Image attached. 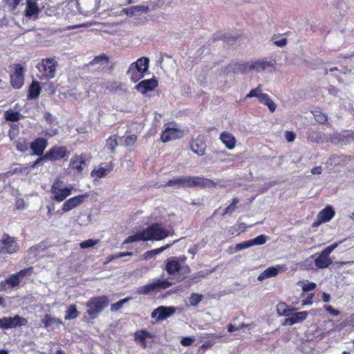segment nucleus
I'll return each mask as SVG.
<instances>
[{
    "label": "nucleus",
    "instance_id": "obj_24",
    "mask_svg": "<svg viewBox=\"0 0 354 354\" xmlns=\"http://www.w3.org/2000/svg\"><path fill=\"white\" fill-rule=\"evenodd\" d=\"M308 315V313L307 311L293 313L290 317L288 316V317L284 320L283 325L292 326L297 323L302 322L307 318Z\"/></svg>",
    "mask_w": 354,
    "mask_h": 354
},
{
    "label": "nucleus",
    "instance_id": "obj_43",
    "mask_svg": "<svg viewBox=\"0 0 354 354\" xmlns=\"http://www.w3.org/2000/svg\"><path fill=\"white\" fill-rule=\"evenodd\" d=\"M109 58L105 54H101L99 56H96L94 59L89 62V65H94L95 64H108Z\"/></svg>",
    "mask_w": 354,
    "mask_h": 354
},
{
    "label": "nucleus",
    "instance_id": "obj_21",
    "mask_svg": "<svg viewBox=\"0 0 354 354\" xmlns=\"http://www.w3.org/2000/svg\"><path fill=\"white\" fill-rule=\"evenodd\" d=\"M86 165L85 156L84 154L74 155L70 160L69 168L77 174L82 172Z\"/></svg>",
    "mask_w": 354,
    "mask_h": 354
},
{
    "label": "nucleus",
    "instance_id": "obj_26",
    "mask_svg": "<svg viewBox=\"0 0 354 354\" xmlns=\"http://www.w3.org/2000/svg\"><path fill=\"white\" fill-rule=\"evenodd\" d=\"M41 324H43L44 327L46 328H48L53 325L56 326L57 327L59 326L60 325H63L64 323L62 320L59 318H57L55 317H52L49 314L44 315L42 320Z\"/></svg>",
    "mask_w": 354,
    "mask_h": 354
},
{
    "label": "nucleus",
    "instance_id": "obj_37",
    "mask_svg": "<svg viewBox=\"0 0 354 354\" xmlns=\"http://www.w3.org/2000/svg\"><path fill=\"white\" fill-rule=\"evenodd\" d=\"M222 337H223L222 335L212 334V333H205V334H204V337H207V338L210 337L211 339L205 341L201 345V349H207V348H211L215 344L214 339H216V338Z\"/></svg>",
    "mask_w": 354,
    "mask_h": 354
},
{
    "label": "nucleus",
    "instance_id": "obj_19",
    "mask_svg": "<svg viewBox=\"0 0 354 354\" xmlns=\"http://www.w3.org/2000/svg\"><path fill=\"white\" fill-rule=\"evenodd\" d=\"M335 211L331 206H326L321 210L317 216L316 221L313 223V226H317L322 223L330 221L335 216Z\"/></svg>",
    "mask_w": 354,
    "mask_h": 354
},
{
    "label": "nucleus",
    "instance_id": "obj_33",
    "mask_svg": "<svg viewBox=\"0 0 354 354\" xmlns=\"http://www.w3.org/2000/svg\"><path fill=\"white\" fill-rule=\"evenodd\" d=\"M237 38V36H232L230 33H222L221 32H218L214 35L213 39L214 41L223 40L227 44H232Z\"/></svg>",
    "mask_w": 354,
    "mask_h": 354
},
{
    "label": "nucleus",
    "instance_id": "obj_9",
    "mask_svg": "<svg viewBox=\"0 0 354 354\" xmlns=\"http://www.w3.org/2000/svg\"><path fill=\"white\" fill-rule=\"evenodd\" d=\"M19 250V245L17 239L8 234H3L2 239H0V254H12Z\"/></svg>",
    "mask_w": 354,
    "mask_h": 354
},
{
    "label": "nucleus",
    "instance_id": "obj_52",
    "mask_svg": "<svg viewBox=\"0 0 354 354\" xmlns=\"http://www.w3.org/2000/svg\"><path fill=\"white\" fill-rule=\"evenodd\" d=\"M129 299V298H124V299H120L118 301L113 304L111 305V310L112 311H117V310H118L119 309H120L122 308V305L125 302H127Z\"/></svg>",
    "mask_w": 354,
    "mask_h": 354
},
{
    "label": "nucleus",
    "instance_id": "obj_31",
    "mask_svg": "<svg viewBox=\"0 0 354 354\" xmlns=\"http://www.w3.org/2000/svg\"><path fill=\"white\" fill-rule=\"evenodd\" d=\"M39 12V9L37 3L34 1L27 0L25 15L27 17L30 18L32 16L37 15Z\"/></svg>",
    "mask_w": 354,
    "mask_h": 354
},
{
    "label": "nucleus",
    "instance_id": "obj_1",
    "mask_svg": "<svg viewBox=\"0 0 354 354\" xmlns=\"http://www.w3.org/2000/svg\"><path fill=\"white\" fill-rule=\"evenodd\" d=\"M169 231L162 227V224L154 223L145 229L127 237L123 244H128L137 241H161L169 236Z\"/></svg>",
    "mask_w": 354,
    "mask_h": 354
},
{
    "label": "nucleus",
    "instance_id": "obj_10",
    "mask_svg": "<svg viewBox=\"0 0 354 354\" xmlns=\"http://www.w3.org/2000/svg\"><path fill=\"white\" fill-rule=\"evenodd\" d=\"M174 283L168 279H157L152 283L141 286L138 292L140 295H147L154 291H160L171 287Z\"/></svg>",
    "mask_w": 354,
    "mask_h": 354
},
{
    "label": "nucleus",
    "instance_id": "obj_60",
    "mask_svg": "<svg viewBox=\"0 0 354 354\" xmlns=\"http://www.w3.org/2000/svg\"><path fill=\"white\" fill-rule=\"evenodd\" d=\"M325 309L328 313L334 316H338L340 313L338 310L333 308L331 306H326Z\"/></svg>",
    "mask_w": 354,
    "mask_h": 354
},
{
    "label": "nucleus",
    "instance_id": "obj_8",
    "mask_svg": "<svg viewBox=\"0 0 354 354\" xmlns=\"http://www.w3.org/2000/svg\"><path fill=\"white\" fill-rule=\"evenodd\" d=\"M36 67L41 73V76L39 77L41 80H50L55 76L57 62L53 58H46L38 63Z\"/></svg>",
    "mask_w": 354,
    "mask_h": 354
},
{
    "label": "nucleus",
    "instance_id": "obj_56",
    "mask_svg": "<svg viewBox=\"0 0 354 354\" xmlns=\"http://www.w3.org/2000/svg\"><path fill=\"white\" fill-rule=\"evenodd\" d=\"M137 140V136L134 134L128 136L124 139V143L127 146L133 145Z\"/></svg>",
    "mask_w": 354,
    "mask_h": 354
},
{
    "label": "nucleus",
    "instance_id": "obj_29",
    "mask_svg": "<svg viewBox=\"0 0 354 354\" xmlns=\"http://www.w3.org/2000/svg\"><path fill=\"white\" fill-rule=\"evenodd\" d=\"M178 241V240H175L172 243L166 244L159 248L153 249V250L146 252L145 253L143 254V256H142L143 259H145V260L149 259L153 257V256L162 252L163 251L168 249L169 248H170L171 245H173L175 243H176Z\"/></svg>",
    "mask_w": 354,
    "mask_h": 354
},
{
    "label": "nucleus",
    "instance_id": "obj_2",
    "mask_svg": "<svg viewBox=\"0 0 354 354\" xmlns=\"http://www.w3.org/2000/svg\"><path fill=\"white\" fill-rule=\"evenodd\" d=\"M217 183L213 180L205 178L203 176H180L176 178L169 180L165 185L167 187L178 186L183 188H213Z\"/></svg>",
    "mask_w": 354,
    "mask_h": 354
},
{
    "label": "nucleus",
    "instance_id": "obj_54",
    "mask_svg": "<svg viewBox=\"0 0 354 354\" xmlns=\"http://www.w3.org/2000/svg\"><path fill=\"white\" fill-rule=\"evenodd\" d=\"M195 340L194 337H183L180 340V344L184 346H191Z\"/></svg>",
    "mask_w": 354,
    "mask_h": 354
},
{
    "label": "nucleus",
    "instance_id": "obj_47",
    "mask_svg": "<svg viewBox=\"0 0 354 354\" xmlns=\"http://www.w3.org/2000/svg\"><path fill=\"white\" fill-rule=\"evenodd\" d=\"M100 242L99 239H87L84 241H82L80 243V247L82 249L88 248H91L97 244H98Z\"/></svg>",
    "mask_w": 354,
    "mask_h": 354
},
{
    "label": "nucleus",
    "instance_id": "obj_36",
    "mask_svg": "<svg viewBox=\"0 0 354 354\" xmlns=\"http://www.w3.org/2000/svg\"><path fill=\"white\" fill-rule=\"evenodd\" d=\"M295 308H290L289 306L284 302H279L277 305V312L279 316L288 317Z\"/></svg>",
    "mask_w": 354,
    "mask_h": 354
},
{
    "label": "nucleus",
    "instance_id": "obj_51",
    "mask_svg": "<svg viewBox=\"0 0 354 354\" xmlns=\"http://www.w3.org/2000/svg\"><path fill=\"white\" fill-rule=\"evenodd\" d=\"M261 91V86L259 85L256 88L252 89L249 93H248L245 96V99L252 98L256 97L259 99V96L260 95L259 92Z\"/></svg>",
    "mask_w": 354,
    "mask_h": 354
},
{
    "label": "nucleus",
    "instance_id": "obj_34",
    "mask_svg": "<svg viewBox=\"0 0 354 354\" xmlns=\"http://www.w3.org/2000/svg\"><path fill=\"white\" fill-rule=\"evenodd\" d=\"M279 269L275 267H269L267 269H266L263 272H262L259 276H258V280L259 281H263L266 279L275 277L279 273Z\"/></svg>",
    "mask_w": 354,
    "mask_h": 354
},
{
    "label": "nucleus",
    "instance_id": "obj_38",
    "mask_svg": "<svg viewBox=\"0 0 354 354\" xmlns=\"http://www.w3.org/2000/svg\"><path fill=\"white\" fill-rule=\"evenodd\" d=\"M79 316V312L77 309L76 305L71 304L68 307V309L65 312V319H74Z\"/></svg>",
    "mask_w": 354,
    "mask_h": 354
},
{
    "label": "nucleus",
    "instance_id": "obj_7",
    "mask_svg": "<svg viewBox=\"0 0 354 354\" xmlns=\"http://www.w3.org/2000/svg\"><path fill=\"white\" fill-rule=\"evenodd\" d=\"M343 241L335 242L325 248L320 253H316L313 255L315 261V268L317 269H325L332 264V260L330 258V253L342 243Z\"/></svg>",
    "mask_w": 354,
    "mask_h": 354
},
{
    "label": "nucleus",
    "instance_id": "obj_50",
    "mask_svg": "<svg viewBox=\"0 0 354 354\" xmlns=\"http://www.w3.org/2000/svg\"><path fill=\"white\" fill-rule=\"evenodd\" d=\"M132 255H133V252H120L118 253L109 256L108 259H109V261H113L114 259L122 258L123 257L132 256Z\"/></svg>",
    "mask_w": 354,
    "mask_h": 354
},
{
    "label": "nucleus",
    "instance_id": "obj_28",
    "mask_svg": "<svg viewBox=\"0 0 354 354\" xmlns=\"http://www.w3.org/2000/svg\"><path fill=\"white\" fill-rule=\"evenodd\" d=\"M13 145L17 151L21 153H26L30 148V143L28 139L24 137H19L16 139Z\"/></svg>",
    "mask_w": 354,
    "mask_h": 354
},
{
    "label": "nucleus",
    "instance_id": "obj_40",
    "mask_svg": "<svg viewBox=\"0 0 354 354\" xmlns=\"http://www.w3.org/2000/svg\"><path fill=\"white\" fill-rule=\"evenodd\" d=\"M316 255H311L308 258L306 259L302 262V266L306 270H315L317 269L315 268V257Z\"/></svg>",
    "mask_w": 354,
    "mask_h": 354
},
{
    "label": "nucleus",
    "instance_id": "obj_22",
    "mask_svg": "<svg viewBox=\"0 0 354 354\" xmlns=\"http://www.w3.org/2000/svg\"><path fill=\"white\" fill-rule=\"evenodd\" d=\"M183 135L182 131L176 127H167L162 131L160 140L163 142L180 138Z\"/></svg>",
    "mask_w": 354,
    "mask_h": 354
},
{
    "label": "nucleus",
    "instance_id": "obj_35",
    "mask_svg": "<svg viewBox=\"0 0 354 354\" xmlns=\"http://www.w3.org/2000/svg\"><path fill=\"white\" fill-rule=\"evenodd\" d=\"M149 60L147 57H141L139 58L136 62L132 63L131 64L135 67L138 68L141 73H145L149 68Z\"/></svg>",
    "mask_w": 354,
    "mask_h": 354
},
{
    "label": "nucleus",
    "instance_id": "obj_25",
    "mask_svg": "<svg viewBox=\"0 0 354 354\" xmlns=\"http://www.w3.org/2000/svg\"><path fill=\"white\" fill-rule=\"evenodd\" d=\"M219 138L227 149L232 150L235 147L236 140L232 133L226 131H223Z\"/></svg>",
    "mask_w": 354,
    "mask_h": 354
},
{
    "label": "nucleus",
    "instance_id": "obj_41",
    "mask_svg": "<svg viewBox=\"0 0 354 354\" xmlns=\"http://www.w3.org/2000/svg\"><path fill=\"white\" fill-rule=\"evenodd\" d=\"M21 281L15 273L10 274L8 278L6 279V283L11 288H15L18 286Z\"/></svg>",
    "mask_w": 354,
    "mask_h": 354
},
{
    "label": "nucleus",
    "instance_id": "obj_45",
    "mask_svg": "<svg viewBox=\"0 0 354 354\" xmlns=\"http://www.w3.org/2000/svg\"><path fill=\"white\" fill-rule=\"evenodd\" d=\"M19 113L12 110H8L5 113V118L7 121L17 122L19 120Z\"/></svg>",
    "mask_w": 354,
    "mask_h": 354
},
{
    "label": "nucleus",
    "instance_id": "obj_16",
    "mask_svg": "<svg viewBox=\"0 0 354 354\" xmlns=\"http://www.w3.org/2000/svg\"><path fill=\"white\" fill-rule=\"evenodd\" d=\"M176 311L174 307L160 306L154 309L151 313V318L157 322L162 321L171 317Z\"/></svg>",
    "mask_w": 354,
    "mask_h": 354
},
{
    "label": "nucleus",
    "instance_id": "obj_12",
    "mask_svg": "<svg viewBox=\"0 0 354 354\" xmlns=\"http://www.w3.org/2000/svg\"><path fill=\"white\" fill-rule=\"evenodd\" d=\"M70 155V151L66 146H53L46 153L45 158L47 160L56 162L61 160H67Z\"/></svg>",
    "mask_w": 354,
    "mask_h": 354
},
{
    "label": "nucleus",
    "instance_id": "obj_44",
    "mask_svg": "<svg viewBox=\"0 0 354 354\" xmlns=\"http://www.w3.org/2000/svg\"><path fill=\"white\" fill-rule=\"evenodd\" d=\"M313 115L315 120L319 124H325L328 123V117L324 113L319 111H315L313 113Z\"/></svg>",
    "mask_w": 354,
    "mask_h": 354
},
{
    "label": "nucleus",
    "instance_id": "obj_63",
    "mask_svg": "<svg viewBox=\"0 0 354 354\" xmlns=\"http://www.w3.org/2000/svg\"><path fill=\"white\" fill-rule=\"evenodd\" d=\"M45 249V246L43 243H40L37 245H34L30 248V250L32 252H38L39 250H44Z\"/></svg>",
    "mask_w": 354,
    "mask_h": 354
},
{
    "label": "nucleus",
    "instance_id": "obj_53",
    "mask_svg": "<svg viewBox=\"0 0 354 354\" xmlns=\"http://www.w3.org/2000/svg\"><path fill=\"white\" fill-rule=\"evenodd\" d=\"M252 246L255 245H263L266 242V236L263 234L259 235L256 238L251 239Z\"/></svg>",
    "mask_w": 354,
    "mask_h": 354
},
{
    "label": "nucleus",
    "instance_id": "obj_39",
    "mask_svg": "<svg viewBox=\"0 0 354 354\" xmlns=\"http://www.w3.org/2000/svg\"><path fill=\"white\" fill-rule=\"evenodd\" d=\"M118 135H113V136H111L106 140V146L112 152H113L115 151L116 147L118 145Z\"/></svg>",
    "mask_w": 354,
    "mask_h": 354
},
{
    "label": "nucleus",
    "instance_id": "obj_57",
    "mask_svg": "<svg viewBox=\"0 0 354 354\" xmlns=\"http://www.w3.org/2000/svg\"><path fill=\"white\" fill-rule=\"evenodd\" d=\"M316 286H317V285L315 283L308 282L307 283H305L302 286V290L304 292H308V291L313 290L314 289H315Z\"/></svg>",
    "mask_w": 354,
    "mask_h": 354
},
{
    "label": "nucleus",
    "instance_id": "obj_49",
    "mask_svg": "<svg viewBox=\"0 0 354 354\" xmlns=\"http://www.w3.org/2000/svg\"><path fill=\"white\" fill-rule=\"evenodd\" d=\"M252 246V243L251 242V239L245 241H243L241 243H237L235 247L236 251H241L244 249L250 248Z\"/></svg>",
    "mask_w": 354,
    "mask_h": 354
},
{
    "label": "nucleus",
    "instance_id": "obj_6",
    "mask_svg": "<svg viewBox=\"0 0 354 354\" xmlns=\"http://www.w3.org/2000/svg\"><path fill=\"white\" fill-rule=\"evenodd\" d=\"M49 193L51 201L59 203L72 194V187L64 186L63 181L56 179L51 185Z\"/></svg>",
    "mask_w": 354,
    "mask_h": 354
},
{
    "label": "nucleus",
    "instance_id": "obj_15",
    "mask_svg": "<svg viewBox=\"0 0 354 354\" xmlns=\"http://www.w3.org/2000/svg\"><path fill=\"white\" fill-rule=\"evenodd\" d=\"M191 150L198 156H203L207 148L204 136L198 135L196 138H192L189 142Z\"/></svg>",
    "mask_w": 354,
    "mask_h": 354
},
{
    "label": "nucleus",
    "instance_id": "obj_59",
    "mask_svg": "<svg viewBox=\"0 0 354 354\" xmlns=\"http://www.w3.org/2000/svg\"><path fill=\"white\" fill-rule=\"evenodd\" d=\"M47 160V158H45V154L43 156H40L35 162L32 163L30 165L31 168H35L38 165H39L41 162Z\"/></svg>",
    "mask_w": 354,
    "mask_h": 354
},
{
    "label": "nucleus",
    "instance_id": "obj_58",
    "mask_svg": "<svg viewBox=\"0 0 354 354\" xmlns=\"http://www.w3.org/2000/svg\"><path fill=\"white\" fill-rule=\"evenodd\" d=\"M285 138L287 140L288 142H293L295 140V133L293 131H285Z\"/></svg>",
    "mask_w": 354,
    "mask_h": 354
},
{
    "label": "nucleus",
    "instance_id": "obj_64",
    "mask_svg": "<svg viewBox=\"0 0 354 354\" xmlns=\"http://www.w3.org/2000/svg\"><path fill=\"white\" fill-rule=\"evenodd\" d=\"M274 44L279 47H283L286 45L287 44V39L286 38H282L279 40H277L274 41Z\"/></svg>",
    "mask_w": 354,
    "mask_h": 354
},
{
    "label": "nucleus",
    "instance_id": "obj_55",
    "mask_svg": "<svg viewBox=\"0 0 354 354\" xmlns=\"http://www.w3.org/2000/svg\"><path fill=\"white\" fill-rule=\"evenodd\" d=\"M19 134V129L18 128H12L8 131V137L11 141H15L17 139V136Z\"/></svg>",
    "mask_w": 354,
    "mask_h": 354
},
{
    "label": "nucleus",
    "instance_id": "obj_48",
    "mask_svg": "<svg viewBox=\"0 0 354 354\" xmlns=\"http://www.w3.org/2000/svg\"><path fill=\"white\" fill-rule=\"evenodd\" d=\"M203 299V295L198 293H192L189 297L191 306H197Z\"/></svg>",
    "mask_w": 354,
    "mask_h": 354
},
{
    "label": "nucleus",
    "instance_id": "obj_61",
    "mask_svg": "<svg viewBox=\"0 0 354 354\" xmlns=\"http://www.w3.org/2000/svg\"><path fill=\"white\" fill-rule=\"evenodd\" d=\"M313 297H314V294L313 293H310L309 294L307 297L306 299H304L303 301H302V303L301 304L303 306H306V305H310L313 304Z\"/></svg>",
    "mask_w": 354,
    "mask_h": 354
},
{
    "label": "nucleus",
    "instance_id": "obj_62",
    "mask_svg": "<svg viewBox=\"0 0 354 354\" xmlns=\"http://www.w3.org/2000/svg\"><path fill=\"white\" fill-rule=\"evenodd\" d=\"M22 0H7V4L12 9L16 8Z\"/></svg>",
    "mask_w": 354,
    "mask_h": 354
},
{
    "label": "nucleus",
    "instance_id": "obj_32",
    "mask_svg": "<svg viewBox=\"0 0 354 354\" xmlns=\"http://www.w3.org/2000/svg\"><path fill=\"white\" fill-rule=\"evenodd\" d=\"M259 101L260 103L267 106L271 113L274 112L276 110V104L270 96L266 93H260L259 96Z\"/></svg>",
    "mask_w": 354,
    "mask_h": 354
},
{
    "label": "nucleus",
    "instance_id": "obj_30",
    "mask_svg": "<svg viewBox=\"0 0 354 354\" xmlns=\"http://www.w3.org/2000/svg\"><path fill=\"white\" fill-rule=\"evenodd\" d=\"M127 75L129 76L131 81L135 83L141 80L144 77L145 73H141L138 68L131 64L127 71Z\"/></svg>",
    "mask_w": 354,
    "mask_h": 354
},
{
    "label": "nucleus",
    "instance_id": "obj_17",
    "mask_svg": "<svg viewBox=\"0 0 354 354\" xmlns=\"http://www.w3.org/2000/svg\"><path fill=\"white\" fill-rule=\"evenodd\" d=\"M158 80L153 77L151 79L142 80L135 86V89L145 95L148 92L154 91L158 87Z\"/></svg>",
    "mask_w": 354,
    "mask_h": 354
},
{
    "label": "nucleus",
    "instance_id": "obj_13",
    "mask_svg": "<svg viewBox=\"0 0 354 354\" xmlns=\"http://www.w3.org/2000/svg\"><path fill=\"white\" fill-rule=\"evenodd\" d=\"M89 197L88 193H84L82 194L77 195L71 197L67 200H65L60 210L62 212H68L79 206L82 205Z\"/></svg>",
    "mask_w": 354,
    "mask_h": 354
},
{
    "label": "nucleus",
    "instance_id": "obj_4",
    "mask_svg": "<svg viewBox=\"0 0 354 354\" xmlns=\"http://www.w3.org/2000/svg\"><path fill=\"white\" fill-rule=\"evenodd\" d=\"M164 270L169 276L177 275V281L185 280L189 273L191 269L188 265H182L177 257H170L165 261Z\"/></svg>",
    "mask_w": 354,
    "mask_h": 354
},
{
    "label": "nucleus",
    "instance_id": "obj_42",
    "mask_svg": "<svg viewBox=\"0 0 354 354\" xmlns=\"http://www.w3.org/2000/svg\"><path fill=\"white\" fill-rule=\"evenodd\" d=\"M33 272H34L33 267L30 266V267L26 268L23 270H21L19 272H16L15 274L17 275V277L19 278V279L21 281H22V279L24 277L31 276L33 274Z\"/></svg>",
    "mask_w": 354,
    "mask_h": 354
},
{
    "label": "nucleus",
    "instance_id": "obj_20",
    "mask_svg": "<svg viewBox=\"0 0 354 354\" xmlns=\"http://www.w3.org/2000/svg\"><path fill=\"white\" fill-rule=\"evenodd\" d=\"M114 164L112 162L109 163H101L98 168L93 169L91 172V176L95 178H102L106 174L113 171Z\"/></svg>",
    "mask_w": 354,
    "mask_h": 354
},
{
    "label": "nucleus",
    "instance_id": "obj_5",
    "mask_svg": "<svg viewBox=\"0 0 354 354\" xmlns=\"http://www.w3.org/2000/svg\"><path fill=\"white\" fill-rule=\"evenodd\" d=\"M109 299L106 295L91 297L86 304L88 317L91 319L97 318L98 315L109 306Z\"/></svg>",
    "mask_w": 354,
    "mask_h": 354
},
{
    "label": "nucleus",
    "instance_id": "obj_14",
    "mask_svg": "<svg viewBox=\"0 0 354 354\" xmlns=\"http://www.w3.org/2000/svg\"><path fill=\"white\" fill-rule=\"evenodd\" d=\"M24 68L19 64H15V71L10 74V84L15 89L21 88L24 83Z\"/></svg>",
    "mask_w": 354,
    "mask_h": 354
},
{
    "label": "nucleus",
    "instance_id": "obj_27",
    "mask_svg": "<svg viewBox=\"0 0 354 354\" xmlns=\"http://www.w3.org/2000/svg\"><path fill=\"white\" fill-rule=\"evenodd\" d=\"M41 91L39 83L37 81H32L30 84L28 91L27 97L29 100L37 99Z\"/></svg>",
    "mask_w": 354,
    "mask_h": 354
},
{
    "label": "nucleus",
    "instance_id": "obj_23",
    "mask_svg": "<svg viewBox=\"0 0 354 354\" xmlns=\"http://www.w3.org/2000/svg\"><path fill=\"white\" fill-rule=\"evenodd\" d=\"M133 337L135 342L140 344L142 348H146L147 346L146 339L147 338L152 339L154 335L145 329H140L134 333Z\"/></svg>",
    "mask_w": 354,
    "mask_h": 354
},
{
    "label": "nucleus",
    "instance_id": "obj_18",
    "mask_svg": "<svg viewBox=\"0 0 354 354\" xmlns=\"http://www.w3.org/2000/svg\"><path fill=\"white\" fill-rule=\"evenodd\" d=\"M48 140L44 138H37L30 143V148L32 151V154L35 156H43L46 148L48 147Z\"/></svg>",
    "mask_w": 354,
    "mask_h": 354
},
{
    "label": "nucleus",
    "instance_id": "obj_3",
    "mask_svg": "<svg viewBox=\"0 0 354 354\" xmlns=\"http://www.w3.org/2000/svg\"><path fill=\"white\" fill-rule=\"evenodd\" d=\"M275 62L267 61L266 59H259L253 62L235 63L232 64V71L234 73H245L248 71L254 70L257 72L267 71L273 72L275 70Z\"/></svg>",
    "mask_w": 354,
    "mask_h": 354
},
{
    "label": "nucleus",
    "instance_id": "obj_11",
    "mask_svg": "<svg viewBox=\"0 0 354 354\" xmlns=\"http://www.w3.org/2000/svg\"><path fill=\"white\" fill-rule=\"evenodd\" d=\"M28 320L19 315L0 318V329L8 330L27 325Z\"/></svg>",
    "mask_w": 354,
    "mask_h": 354
},
{
    "label": "nucleus",
    "instance_id": "obj_46",
    "mask_svg": "<svg viewBox=\"0 0 354 354\" xmlns=\"http://www.w3.org/2000/svg\"><path fill=\"white\" fill-rule=\"evenodd\" d=\"M239 203V199L238 198H234L232 201L230 205H229L227 207L225 208L222 215L225 216L227 214L232 213L236 207V205Z\"/></svg>",
    "mask_w": 354,
    "mask_h": 354
}]
</instances>
